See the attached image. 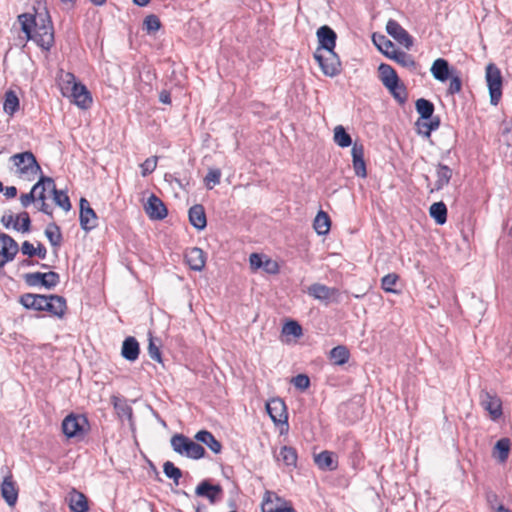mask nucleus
Returning <instances> with one entry per match:
<instances>
[{
    "label": "nucleus",
    "instance_id": "f257e3e1",
    "mask_svg": "<svg viewBox=\"0 0 512 512\" xmlns=\"http://www.w3.org/2000/svg\"><path fill=\"white\" fill-rule=\"evenodd\" d=\"M22 31L28 40H33L44 50H49L54 43V31L48 14H21L18 16Z\"/></svg>",
    "mask_w": 512,
    "mask_h": 512
},
{
    "label": "nucleus",
    "instance_id": "f03ea898",
    "mask_svg": "<svg viewBox=\"0 0 512 512\" xmlns=\"http://www.w3.org/2000/svg\"><path fill=\"white\" fill-rule=\"evenodd\" d=\"M379 79L393 98L399 103L407 101L408 93L406 86L400 81L396 71L390 65L381 63L378 67Z\"/></svg>",
    "mask_w": 512,
    "mask_h": 512
},
{
    "label": "nucleus",
    "instance_id": "7ed1b4c3",
    "mask_svg": "<svg viewBox=\"0 0 512 512\" xmlns=\"http://www.w3.org/2000/svg\"><path fill=\"white\" fill-rule=\"evenodd\" d=\"M173 450L181 456L200 459L205 455V449L183 434H175L170 440Z\"/></svg>",
    "mask_w": 512,
    "mask_h": 512
},
{
    "label": "nucleus",
    "instance_id": "20e7f679",
    "mask_svg": "<svg viewBox=\"0 0 512 512\" xmlns=\"http://www.w3.org/2000/svg\"><path fill=\"white\" fill-rule=\"evenodd\" d=\"M314 59L317 61L324 75L334 77L341 71V62L335 51L316 49Z\"/></svg>",
    "mask_w": 512,
    "mask_h": 512
},
{
    "label": "nucleus",
    "instance_id": "39448f33",
    "mask_svg": "<svg viewBox=\"0 0 512 512\" xmlns=\"http://www.w3.org/2000/svg\"><path fill=\"white\" fill-rule=\"evenodd\" d=\"M11 160L17 167L20 175L29 178L30 176L34 177L35 175L42 173L40 165L33 153L30 151L15 154L11 157Z\"/></svg>",
    "mask_w": 512,
    "mask_h": 512
},
{
    "label": "nucleus",
    "instance_id": "423d86ee",
    "mask_svg": "<svg viewBox=\"0 0 512 512\" xmlns=\"http://www.w3.org/2000/svg\"><path fill=\"white\" fill-rule=\"evenodd\" d=\"M485 78L490 94V102L497 105L502 96V75L500 69L494 64L486 66Z\"/></svg>",
    "mask_w": 512,
    "mask_h": 512
},
{
    "label": "nucleus",
    "instance_id": "0eeeda50",
    "mask_svg": "<svg viewBox=\"0 0 512 512\" xmlns=\"http://www.w3.org/2000/svg\"><path fill=\"white\" fill-rule=\"evenodd\" d=\"M480 406L489 414L492 421H498L503 415L502 400L495 393L482 390L479 394Z\"/></svg>",
    "mask_w": 512,
    "mask_h": 512
},
{
    "label": "nucleus",
    "instance_id": "6e6552de",
    "mask_svg": "<svg viewBox=\"0 0 512 512\" xmlns=\"http://www.w3.org/2000/svg\"><path fill=\"white\" fill-rule=\"evenodd\" d=\"M261 509L262 512H296L289 501L271 491L265 492Z\"/></svg>",
    "mask_w": 512,
    "mask_h": 512
},
{
    "label": "nucleus",
    "instance_id": "1a4fd4ad",
    "mask_svg": "<svg viewBox=\"0 0 512 512\" xmlns=\"http://www.w3.org/2000/svg\"><path fill=\"white\" fill-rule=\"evenodd\" d=\"M24 280L29 286L42 285L47 289L56 287L60 281L59 274L53 271L47 273L34 272L24 275Z\"/></svg>",
    "mask_w": 512,
    "mask_h": 512
},
{
    "label": "nucleus",
    "instance_id": "9d476101",
    "mask_svg": "<svg viewBox=\"0 0 512 512\" xmlns=\"http://www.w3.org/2000/svg\"><path fill=\"white\" fill-rule=\"evenodd\" d=\"M87 425L85 416L70 414L62 422V431L68 438H73L81 435Z\"/></svg>",
    "mask_w": 512,
    "mask_h": 512
},
{
    "label": "nucleus",
    "instance_id": "9b49d317",
    "mask_svg": "<svg viewBox=\"0 0 512 512\" xmlns=\"http://www.w3.org/2000/svg\"><path fill=\"white\" fill-rule=\"evenodd\" d=\"M266 410L275 424L287 425L288 414L285 402L280 398H272L266 403Z\"/></svg>",
    "mask_w": 512,
    "mask_h": 512
},
{
    "label": "nucleus",
    "instance_id": "f8f14e48",
    "mask_svg": "<svg viewBox=\"0 0 512 512\" xmlns=\"http://www.w3.org/2000/svg\"><path fill=\"white\" fill-rule=\"evenodd\" d=\"M79 222L81 228L85 231H91L98 225L97 215L85 198L80 199Z\"/></svg>",
    "mask_w": 512,
    "mask_h": 512
},
{
    "label": "nucleus",
    "instance_id": "ddd939ff",
    "mask_svg": "<svg viewBox=\"0 0 512 512\" xmlns=\"http://www.w3.org/2000/svg\"><path fill=\"white\" fill-rule=\"evenodd\" d=\"M386 31L405 48L410 49L412 47V37L397 21L390 19L386 24Z\"/></svg>",
    "mask_w": 512,
    "mask_h": 512
},
{
    "label": "nucleus",
    "instance_id": "4468645a",
    "mask_svg": "<svg viewBox=\"0 0 512 512\" xmlns=\"http://www.w3.org/2000/svg\"><path fill=\"white\" fill-rule=\"evenodd\" d=\"M67 309L66 300L59 295H45L42 311L50 313L52 316L62 318Z\"/></svg>",
    "mask_w": 512,
    "mask_h": 512
},
{
    "label": "nucleus",
    "instance_id": "2eb2a0df",
    "mask_svg": "<svg viewBox=\"0 0 512 512\" xmlns=\"http://www.w3.org/2000/svg\"><path fill=\"white\" fill-rule=\"evenodd\" d=\"M18 250V244L11 236L4 233L0 234V256L3 257V260L0 262V267L12 261Z\"/></svg>",
    "mask_w": 512,
    "mask_h": 512
},
{
    "label": "nucleus",
    "instance_id": "dca6fc26",
    "mask_svg": "<svg viewBox=\"0 0 512 512\" xmlns=\"http://www.w3.org/2000/svg\"><path fill=\"white\" fill-rule=\"evenodd\" d=\"M145 212L152 220H162L168 214L163 201L154 194L149 196L145 205Z\"/></svg>",
    "mask_w": 512,
    "mask_h": 512
},
{
    "label": "nucleus",
    "instance_id": "f3484780",
    "mask_svg": "<svg viewBox=\"0 0 512 512\" xmlns=\"http://www.w3.org/2000/svg\"><path fill=\"white\" fill-rule=\"evenodd\" d=\"M67 97L72 98L73 103L81 109H88L92 104V97L85 85L78 82L72 87Z\"/></svg>",
    "mask_w": 512,
    "mask_h": 512
},
{
    "label": "nucleus",
    "instance_id": "a211bd4d",
    "mask_svg": "<svg viewBox=\"0 0 512 512\" xmlns=\"http://www.w3.org/2000/svg\"><path fill=\"white\" fill-rule=\"evenodd\" d=\"M316 34L319 42L317 49H323V51H334L337 35L332 28L327 25L321 26L317 30Z\"/></svg>",
    "mask_w": 512,
    "mask_h": 512
},
{
    "label": "nucleus",
    "instance_id": "6ab92c4d",
    "mask_svg": "<svg viewBox=\"0 0 512 512\" xmlns=\"http://www.w3.org/2000/svg\"><path fill=\"white\" fill-rule=\"evenodd\" d=\"M195 494L207 498L211 504H214L220 499L222 488L220 485H212L209 481L204 480L196 487Z\"/></svg>",
    "mask_w": 512,
    "mask_h": 512
},
{
    "label": "nucleus",
    "instance_id": "aec40b11",
    "mask_svg": "<svg viewBox=\"0 0 512 512\" xmlns=\"http://www.w3.org/2000/svg\"><path fill=\"white\" fill-rule=\"evenodd\" d=\"M1 495L8 506H15L18 500V488L12 475H8L4 478L1 484Z\"/></svg>",
    "mask_w": 512,
    "mask_h": 512
},
{
    "label": "nucleus",
    "instance_id": "412c9836",
    "mask_svg": "<svg viewBox=\"0 0 512 512\" xmlns=\"http://www.w3.org/2000/svg\"><path fill=\"white\" fill-rule=\"evenodd\" d=\"M352 163L356 176L365 178L367 176L366 164L364 160V147L362 144L354 143L352 150Z\"/></svg>",
    "mask_w": 512,
    "mask_h": 512
},
{
    "label": "nucleus",
    "instance_id": "4be33fe9",
    "mask_svg": "<svg viewBox=\"0 0 512 512\" xmlns=\"http://www.w3.org/2000/svg\"><path fill=\"white\" fill-rule=\"evenodd\" d=\"M339 293L338 289L315 283L308 288V294L320 301H330Z\"/></svg>",
    "mask_w": 512,
    "mask_h": 512
},
{
    "label": "nucleus",
    "instance_id": "5701e85b",
    "mask_svg": "<svg viewBox=\"0 0 512 512\" xmlns=\"http://www.w3.org/2000/svg\"><path fill=\"white\" fill-rule=\"evenodd\" d=\"M185 261L192 270L202 271L206 263L205 253L198 247L190 248L185 253Z\"/></svg>",
    "mask_w": 512,
    "mask_h": 512
},
{
    "label": "nucleus",
    "instance_id": "b1692460",
    "mask_svg": "<svg viewBox=\"0 0 512 512\" xmlns=\"http://www.w3.org/2000/svg\"><path fill=\"white\" fill-rule=\"evenodd\" d=\"M452 169L447 165L439 163L436 167L437 180L435 181L434 187L429 188V192L433 193L439 191L447 186L452 178Z\"/></svg>",
    "mask_w": 512,
    "mask_h": 512
},
{
    "label": "nucleus",
    "instance_id": "393cba45",
    "mask_svg": "<svg viewBox=\"0 0 512 512\" xmlns=\"http://www.w3.org/2000/svg\"><path fill=\"white\" fill-rule=\"evenodd\" d=\"M189 221L197 230H203L207 225L204 207L196 204L189 209Z\"/></svg>",
    "mask_w": 512,
    "mask_h": 512
},
{
    "label": "nucleus",
    "instance_id": "a878e982",
    "mask_svg": "<svg viewBox=\"0 0 512 512\" xmlns=\"http://www.w3.org/2000/svg\"><path fill=\"white\" fill-rule=\"evenodd\" d=\"M194 438L198 442L205 444L215 454L220 453L222 450L221 443L207 430L198 431Z\"/></svg>",
    "mask_w": 512,
    "mask_h": 512
},
{
    "label": "nucleus",
    "instance_id": "bb28decb",
    "mask_svg": "<svg viewBox=\"0 0 512 512\" xmlns=\"http://www.w3.org/2000/svg\"><path fill=\"white\" fill-rule=\"evenodd\" d=\"M139 343L134 337H127L122 344L121 355L128 361H135L139 356Z\"/></svg>",
    "mask_w": 512,
    "mask_h": 512
},
{
    "label": "nucleus",
    "instance_id": "cd10ccee",
    "mask_svg": "<svg viewBox=\"0 0 512 512\" xmlns=\"http://www.w3.org/2000/svg\"><path fill=\"white\" fill-rule=\"evenodd\" d=\"M314 461L319 469L324 471H333L337 468V461L334 458V454L327 450L316 454Z\"/></svg>",
    "mask_w": 512,
    "mask_h": 512
},
{
    "label": "nucleus",
    "instance_id": "c85d7f7f",
    "mask_svg": "<svg viewBox=\"0 0 512 512\" xmlns=\"http://www.w3.org/2000/svg\"><path fill=\"white\" fill-rule=\"evenodd\" d=\"M68 501L72 512H87L89 509L86 496L76 490L69 494Z\"/></svg>",
    "mask_w": 512,
    "mask_h": 512
},
{
    "label": "nucleus",
    "instance_id": "c756f323",
    "mask_svg": "<svg viewBox=\"0 0 512 512\" xmlns=\"http://www.w3.org/2000/svg\"><path fill=\"white\" fill-rule=\"evenodd\" d=\"M45 295L26 293L20 297V303L26 308L42 311Z\"/></svg>",
    "mask_w": 512,
    "mask_h": 512
},
{
    "label": "nucleus",
    "instance_id": "7c9ffc66",
    "mask_svg": "<svg viewBox=\"0 0 512 512\" xmlns=\"http://www.w3.org/2000/svg\"><path fill=\"white\" fill-rule=\"evenodd\" d=\"M433 77L441 82H445L449 78V64L443 58L436 59L430 69Z\"/></svg>",
    "mask_w": 512,
    "mask_h": 512
},
{
    "label": "nucleus",
    "instance_id": "2f4dec72",
    "mask_svg": "<svg viewBox=\"0 0 512 512\" xmlns=\"http://www.w3.org/2000/svg\"><path fill=\"white\" fill-rule=\"evenodd\" d=\"M391 59L412 72H415L418 68V64L415 62L414 58L404 51L397 50V52H393Z\"/></svg>",
    "mask_w": 512,
    "mask_h": 512
},
{
    "label": "nucleus",
    "instance_id": "473e14b6",
    "mask_svg": "<svg viewBox=\"0 0 512 512\" xmlns=\"http://www.w3.org/2000/svg\"><path fill=\"white\" fill-rule=\"evenodd\" d=\"M44 181H46L48 183H52V178L48 177V176L41 175L38 182L36 184H34V186L32 187L31 191L27 194H22L20 196V202L23 207L26 208L31 203L36 201V193L38 192V190L40 189V186L42 185V183H44Z\"/></svg>",
    "mask_w": 512,
    "mask_h": 512
},
{
    "label": "nucleus",
    "instance_id": "72a5a7b5",
    "mask_svg": "<svg viewBox=\"0 0 512 512\" xmlns=\"http://www.w3.org/2000/svg\"><path fill=\"white\" fill-rule=\"evenodd\" d=\"M439 125L440 120L438 117L430 118L429 120L418 119L416 122L418 133L427 138L430 137L432 131L438 129Z\"/></svg>",
    "mask_w": 512,
    "mask_h": 512
},
{
    "label": "nucleus",
    "instance_id": "f704fd0d",
    "mask_svg": "<svg viewBox=\"0 0 512 512\" xmlns=\"http://www.w3.org/2000/svg\"><path fill=\"white\" fill-rule=\"evenodd\" d=\"M330 218L324 211H319L314 219V229L318 235H326L330 230Z\"/></svg>",
    "mask_w": 512,
    "mask_h": 512
},
{
    "label": "nucleus",
    "instance_id": "c9c22d12",
    "mask_svg": "<svg viewBox=\"0 0 512 512\" xmlns=\"http://www.w3.org/2000/svg\"><path fill=\"white\" fill-rule=\"evenodd\" d=\"M415 108L417 113L420 115V119L422 120H429L432 118V115L434 113V104L424 98H420L415 103Z\"/></svg>",
    "mask_w": 512,
    "mask_h": 512
},
{
    "label": "nucleus",
    "instance_id": "e433bc0d",
    "mask_svg": "<svg viewBox=\"0 0 512 512\" xmlns=\"http://www.w3.org/2000/svg\"><path fill=\"white\" fill-rule=\"evenodd\" d=\"M430 216L439 225H443L447 221V207L443 202H436L430 206Z\"/></svg>",
    "mask_w": 512,
    "mask_h": 512
},
{
    "label": "nucleus",
    "instance_id": "4c0bfd02",
    "mask_svg": "<svg viewBox=\"0 0 512 512\" xmlns=\"http://www.w3.org/2000/svg\"><path fill=\"white\" fill-rule=\"evenodd\" d=\"M278 461H282L288 467H295L297 463V452L291 446H283L277 457Z\"/></svg>",
    "mask_w": 512,
    "mask_h": 512
},
{
    "label": "nucleus",
    "instance_id": "58836bf2",
    "mask_svg": "<svg viewBox=\"0 0 512 512\" xmlns=\"http://www.w3.org/2000/svg\"><path fill=\"white\" fill-rule=\"evenodd\" d=\"M74 84H78L74 74L62 71L59 76V86L64 97H67L68 94L72 91Z\"/></svg>",
    "mask_w": 512,
    "mask_h": 512
},
{
    "label": "nucleus",
    "instance_id": "ea45409f",
    "mask_svg": "<svg viewBox=\"0 0 512 512\" xmlns=\"http://www.w3.org/2000/svg\"><path fill=\"white\" fill-rule=\"evenodd\" d=\"M373 42L378 47V49L390 59L391 55H393V52H397L394 44L383 35H373Z\"/></svg>",
    "mask_w": 512,
    "mask_h": 512
},
{
    "label": "nucleus",
    "instance_id": "a19ab883",
    "mask_svg": "<svg viewBox=\"0 0 512 512\" xmlns=\"http://www.w3.org/2000/svg\"><path fill=\"white\" fill-rule=\"evenodd\" d=\"M349 356V350L342 345L336 346L330 351V359L335 365H344L348 362Z\"/></svg>",
    "mask_w": 512,
    "mask_h": 512
},
{
    "label": "nucleus",
    "instance_id": "79ce46f5",
    "mask_svg": "<svg viewBox=\"0 0 512 512\" xmlns=\"http://www.w3.org/2000/svg\"><path fill=\"white\" fill-rule=\"evenodd\" d=\"M334 142L341 148L349 147L352 144L351 136L346 132L342 125H337L334 128Z\"/></svg>",
    "mask_w": 512,
    "mask_h": 512
},
{
    "label": "nucleus",
    "instance_id": "37998d69",
    "mask_svg": "<svg viewBox=\"0 0 512 512\" xmlns=\"http://www.w3.org/2000/svg\"><path fill=\"white\" fill-rule=\"evenodd\" d=\"M45 236L52 246L58 247L62 241L60 228L55 223H50L45 229Z\"/></svg>",
    "mask_w": 512,
    "mask_h": 512
},
{
    "label": "nucleus",
    "instance_id": "c03bdc74",
    "mask_svg": "<svg viewBox=\"0 0 512 512\" xmlns=\"http://www.w3.org/2000/svg\"><path fill=\"white\" fill-rule=\"evenodd\" d=\"M4 111L9 114L13 115L19 108V99L15 92L13 91H7L5 93V101L3 104Z\"/></svg>",
    "mask_w": 512,
    "mask_h": 512
},
{
    "label": "nucleus",
    "instance_id": "a18cd8bd",
    "mask_svg": "<svg viewBox=\"0 0 512 512\" xmlns=\"http://www.w3.org/2000/svg\"><path fill=\"white\" fill-rule=\"evenodd\" d=\"M53 194V200L57 206L62 208L64 211H69L71 209V203L68 195L63 190L56 189V186L54 187V190L52 191Z\"/></svg>",
    "mask_w": 512,
    "mask_h": 512
},
{
    "label": "nucleus",
    "instance_id": "49530a36",
    "mask_svg": "<svg viewBox=\"0 0 512 512\" xmlns=\"http://www.w3.org/2000/svg\"><path fill=\"white\" fill-rule=\"evenodd\" d=\"M30 226L31 220L27 212H22L16 216V221L13 226L15 230L27 233L30 231Z\"/></svg>",
    "mask_w": 512,
    "mask_h": 512
},
{
    "label": "nucleus",
    "instance_id": "de8ad7c7",
    "mask_svg": "<svg viewBox=\"0 0 512 512\" xmlns=\"http://www.w3.org/2000/svg\"><path fill=\"white\" fill-rule=\"evenodd\" d=\"M494 448L498 452V460L500 462H505L510 451V440L508 438H502L496 442Z\"/></svg>",
    "mask_w": 512,
    "mask_h": 512
},
{
    "label": "nucleus",
    "instance_id": "09e8293b",
    "mask_svg": "<svg viewBox=\"0 0 512 512\" xmlns=\"http://www.w3.org/2000/svg\"><path fill=\"white\" fill-rule=\"evenodd\" d=\"M163 472L166 477L172 479L176 485L179 484V480L182 477V471L176 467L172 462L166 461L163 465Z\"/></svg>",
    "mask_w": 512,
    "mask_h": 512
},
{
    "label": "nucleus",
    "instance_id": "8fccbe9b",
    "mask_svg": "<svg viewBox=\"0 0 512 512\" xmlns=\"http://www.w3.org/2000/svg\"><path fill=\"white\" fill-rule=\"evenodd\" d=\"M399 277L395 273H389L381 279V288L389 293H396L393 286L397 283Z\"/></svg>",
    "mask_w": 512,
    "mask_h": 512
},
{
    "label": "nucleus",
    "instance_id": "3c124183",
    "mask_svg": "<svg viewBox=\"0 0 512 512\" xmlns=\"http://www.w3.org/2000/svg\"><path fill=\"white\" fill-rule=\"evenodd\" d=\"M144 29L148 33H154L161 27L160 19L156 15H148L143 22Z\"/></svg>",
    "mask_w": 512,
    "mask_h": 512
},
{
    "label": "nucleus",
    "instance_id": "603ef678",
    "mask_svg": "<svg viewBox=\"0 0 512 512\" xmlns=\"http://www.w3.org/2000/svg\"><path fill=\"white\" fill-rule=\"evenodd\" d=\"M282 332L285 335H292L294 337H300L302 336V327L296 322V321H289L287 322L282 329Z\"/></svg>",
    "mask_w": 512,
    "mask_h": 512
},
{
    "label": "nucleus",
    "instance_id": "864d4df0",
    "mask_svg": "<svg viewBox=\"0 0 512 512\" xmlns=\"http://www.w3.org/2000/svg\"><path fill=\"white\" fill-rule=\"evenodd\" d=\"M157 161L158 158L156 156H152L150 158H147L141 165V175L143 177H146L147 175L151 174L157 167Z\"/></svg>",
    "mask_w": 512,
    "mask_h": 512
},
{
    "label": "nucleus",
    "instance_id": "5fc2aeb1",
    "mask_svg": "<svg viewBox=\"0 0 512 512\" xmlns=\"http://www.w3.org/2000/svg\"><path fill=\"white\" fill-rule=\"evenodd\" d=\"M221 171L219 169H210L205 176V183L208 189H212L214 185L220 183Z\"/></svg>",
    "mask_w": 512,
    "mask_h": 512
},
{
    "label": "nucleus",
    "instance_id": "6e6d98bb",
    "mask_svg": "<svg viewBox=\"0 0 512 512\" xmlns=\"http://www.w3.org/2000/svg\"><path fill=\"white\" fill-rule=\"evenodd\" d=\"M149 357L157 362H162L161 352L159 346L155 343L154 338L150 335L148 345Z\"/></svg>",
    "mask_w": 512,
    "mask_h": 512
},
{
    "label": "nucleus",
    "instance_id": "4d7b16f0",
    "mask_svg": "<svg viewBox=\"0 0 512 512\" xmlns=\"http://www.w3.org/2000/svg\"><path fill=\"white\" fill-rule=\"evenodd\" d=\"M292 383L296 388L306 390L310 386V379L305 374H298L292 378Z\"/></svg>",
    "mask_w": 512,
    "mask_h": 512
},
{
    "label": "nucleus",
    "instance_id": "13d9d810",
    "mask_svg": "<svg viewBox=\"0 0 512 512\" xmlns=\"http://www.w3.org/2000/svg\"><path fill=\"white\" fill-rule=\"evenodd\" d=\"M54 187H55V183H54L53 179H52V183H48V182L44 181V183H42V185L40 186V189L36 193V200H38V201L46 200L47 199L46 191L52 192L54 190Z\"/></svg>",
    "mask_w": 512,
    "mask_h": 512
},
{
    "label": "nucleus",
    "instance_id": "bf43d9fd",
    "mask_svg": "<svg viewBox=\"0 0 512 512\" xmlns=\"http://www.w3.org/2000/svg\"><path fill=\"white\" fill-rule=\"evenodd\" d=\"M462 81L459 76H452L450 79L447 93L450 95L457 94L461 91Z\"/></svg>",
    "mask_w": 512,
    "mask_h": 512
},
{
    "label": "nucleus",
    "instance_id": "052dcab7",
    "mask_svg": "<svg viewBox=\"0 0 512 512\" xmlns=\"http://www.w3.org/2000/svg\"><path fill=\"white\" fill-rule=\"evenodd\" d=\"M262 268L269 274H276L279 272L278 263L270 258H265Z\"/></svg>",
    "mask_w": 512,
    "mask_h": 512
},
{
    "label": "nucleus",
    "instance_id": "680f3d73",
    "mask_svg": "<svg viewBox=\"0 0 512 512\" xmlns=\"http://www.w3.org/2000/svg\"><path fill=\"white\" fill-rule=\"evenodd\" d=\"M265 259L257 253H252L249 257L250 265L253 269L262 268Z\"/></svg>",
    "mask_w": 512,
    "mask_h": 512
},
{
    "label": "nucleus",
    "instance_id": "e2e57ef3",
    "mask_svg": "<svg viewBox=\"0 0 512 512\" xmlns=\"http://www.w3.org/2000/svg\"><path fill=\"white\" fill-rule=\"evenodd\" d=\"M21 252L29 257L35 256V247L29 241H24L21 246Z\"/></svg>",
    "mask_w": 512,
    "mask_h": 512
},
{
    "label": "nucleus",
    "instance_id": "0e129e2a",
    "mask_svg": "<svg viewBox=\"0 0 512 512\" xmlns=\"http://www.w3.org/2000/svg\"><path fill=\"white\" fill-rule=\"evenodd\" d=\"M16 221V216L13 214L3 215L1 218V223L5 228H9L11 225L14 226Z\"/></svg>",
    "mask_w": 512,
    "mask_h": 512
},
{
    "label": "nucleus",
    "instance_id": "69168bd1",
    "mask_svg": "<svg viewBox=\"0 0 512 512\" xmlns=\"http://www.w3.org/2000/svg\"><path fill=\"white\" fill-rule=\"evenodd\" d=\"M46 254V248L43 246V244L38 243V246L35 248V256H38L40 259H45Z\"/></svg>",
    "mask_w": 512,
    "mask_h": 512
},
{
    "label": "nucleus",
    "instance_id": "338daca9",
    "mask_svg": "<svg viewBox=\"0 0 512 512\" xmlns=\"http://www.w3.org/2000/svg\"><path fill=\"white\" fill-rule=\"evenodd\" d=\"M4 195L7 198H14L17 195V189L15 186H8L5 188Z\"/></svg>",
    "mask_w": 512,
    "mask_h": 512
},
{
    "label": "nucleus",
    "instance_id": "774afa93",
    "mask_svg": "<svg viewBox=\"0 0 512 512\" xmlns=\"http://www.w3.org/2000/svg\"><path fill=\"white\" fill-rule=\"evenodd\" d=\"M159 100L164 104H170L171 103L170 94L167 91H162L159 95Z\"/></svg>",
    "mask_w": 512,
    "mask_h": 512
}]
</instances>
